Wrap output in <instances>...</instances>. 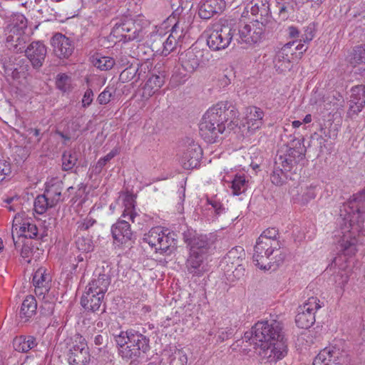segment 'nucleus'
Segmentation results:
<instances>
[{
  "mask_svg": "<svg viewBox=\"0 0 365 365\" xmlns=\"http://www.w3.org/2000/svg\"><path fill=\"white\" fill-rule=\"evenodd\" d=\"M345 211L348 213L350 226L360 228L364 222L365 215V189L354 194L346 204L344 205Z\"/></svg>",
  "mask_w": 365,
  "mask_h": 365,
  "instance_id": "obj_6",
  "label": "nucleus"
},
{
  "mask_svg": "<svg viewBox=\"0 0 365 365\" xmlns=\"http://www.w3.org/2000/svg\"><path fill=\"white\" fill-rule=\"evenodd\" d=\"M315 187H308L302 195V200L304 203H307L310 200L315 198Z\"/></svg>",
  "mask_w": 365,
  "mask_h": 365,
  "instance_id": "obj_61",
  "label": "nucleus"
},
{
  "mask_svg": "<svg viewBox=\"0 0 365 365\" xmlns=\"http://www.w3.org/2000/svg\"><path fill=\"white\" fill-rule=\"evenodd\" d=\"M29 136L27 144H32L31 147L36 145L41 140L40 130L36 128H29L26 130Z\"/></svg>",
  "mask_w": 365,
  "mask_h": 365,
  "instance_id": "obj_53",
  "label": "nucleus"
},
{
  "mask_svg": "<svg viewBox=\"0 0 365 365\" xmlns=\"http://www.w3.org/2000/svg\"><path fill=\"white\" fill-rule=\"evenodd\" d=\"M184 241L190 247V250L200 252L207 255L215 241V235H192L190 232L183 234Z\"/></svg>",
  "mask_w": 365,
  "mask_h": 365,
  "instance_id": "obj_13",
  "label": "nucleus"
},
{
  "mask_svg": "<svg viewBox=\"0 0 365 365\" xmlns=\"http://www.w3.org/2000/svg\"><path fill=\"white\" fill-rule=\"evenodd\" d=\"M279 14L282 19L285 20L289 17V14L294 11L293 0H284L277 1V5Z\"/></svg>",
  "mask_w": 365,
  "mask_h": 365,
  "instance_id": "obj_47",
  "label": "nucleus"
},
{
  "mask_svg": "<svg viewBox=\"0 0 365 365\" xmlns=\"http://www.w3.org/2000/svg\"><path fill=\"white\" fill-rule=\"evenodd\" d=\"M96 223V220L92 218H86L83 221L78 222V230L80 231H86L88 230L91 227H92Z\"/></svg>",
  "mask_w": 365,
  "mask_h": 365,
  "instance_id": "obj_57",
  "label": "nucleus"
},
{
  "mask_svg": "<svg viewBox=\"0 0 365 365\" xmlns=\"http://www.w3.org/2000/svg\"><path fill=\"white\" fill-rule=\"evenodd\" d=\"M63 183L61 180L53 179L46 183L44 193L50 201V207H55L58 202L63 201L66 192L62 194Z\"/></svg>",
  "mask_w": 365,
  "mask_h": 365,
  "instance_id": "obj_21",
  "label": "nucleus"
},
{
  "mask_svg": "<svg viewBox=\"0 0 365 365\" xmlns=\"http://www.w3.org/2000/svg\"><path fill=\"white\" fill-rule=\"evenodd\" d=\"M26 219H24L22 216L18 213L15 215L14 220H13V225H12V238L14 237V233L16 232V235L19 234V226H22L23 222L26 220Z\"/></svg>",
  "mask_w": 365,
  "mask_h": 365,
  "instance_id": "obj_55",
  "label": "nucleus"
},
{
  "mask_svg": "<svg viewBox=\"0 0 365 365\" xmlns=\"http://www.w3.org/2000/svg\"><path fill=\"white\" fill-rule=\"evenodd\" d=\"M123 204L125 209L122 217L125 219L128 218L132 222H134L137 214L134 212L135 200L133 195L131 194H126L123 199Z\"/></svg>",
  "mask_w": 365,
  "mask_h": 365,
  "instance_id": "obj_41",
  "label": "nucleus"
},
{
  "mask_svg": "<svg viewBox=\"0 0 365 365\" xmlns=\"http://www.w3.org/2000/svg\"><path fill=\"white\" fill-rule=\"evenodd\" d=\"M279 247L273 245L267 240L265 241L257 239L254 248L253 261L255 265L262 269H275L284 259V255L280 253L279 256L271 257L274 251H278Z\"/></svg>",
  "mask_w": 365,
  "mask_h": 365,
  "instance_id": "obj_3",
  "label": "nucleus"
},
{
  "mask_svg": "<svg viewBox=\"0 0 365 365\" xmlns=\"http://www.w3.org/2000/svg\"><path fill=\"white\" fill-rule=\"evenodd\" d=\"M50 207V201L46 194L38 195L34 200V210L36 213L42 215Z\"/></svg>",
  "mask_w": 365,
  "mask_h": 365,
  "instance_id": "obj_45",
  "label": "nucleus"
},
{
  "mask_svg": "<svg viewBox=\"0 0 365 365\" xmlns=\"http://www.w3.org/2000/svg\"><path fill=\"white\" fill-rule=\"evenodd\" d=\"M107 339L102 335H96L94 338V343L96 346H102V349L106 346Z\"/></svg>",
  "mask_w": 365,
  "mask_h": 365,
  "instance_id": "obj_64",
  "label": "nucleus"
},
{
  "mask_svg": "<svg viewBox=\"0 0 365 365\" xmlns=\"http://www.w3.org/2000/svg\"><path fill=\"white\" fill-rule=\"evenodd\" d=\"M236 110V107L232 102L222 101L210 107L205 114H231Z\"/></svg>",
  "mask_w": 365,
  "mask_h": 365,
  "instance_id": "obj_37",
  "label": "nucleus"
},
{
  "mask_svg": "<svg viewBox=\"0 0 365 365\" xmlns=\"http://www.w3.org/2000/svg\"><path fill=\"white\" fill-rule=\"evenodd\" d=\"M221 115H203L200 124V134L202 138L209 143L217 141L220 134L226 128L224 120L220 118Z\"/></svg>",
  "mask_w": 365,
  "mask_h": 365,
  "instance_id": "obj_7",
  "label": "nucleus"
},
{
  "mask_svg": "<svg viewBox=\"0 0 365 365\" xmlns=\"http://www.w3.org/2000/svg\"><path fill=\"white\" fill-rule=\"evenodd\" d=\"M46 53V47L40 41L31 43L25 51L26 57L35 68H39L43 65Z\"/></svg>",
  "mask_w": 365,
  "mask_h": 365,
  "instance_id": "obj_19",
  "label": "nucleus"
},
{
  "mask_svg": "<svg viewBox=\"0 0 365 365\" xmlns=\"http://www.w3.org/2000/svg\"><path fill=\"white\" fill-rule=\"evenodd\" d=\"M12 344L15 351L27 353L37 346L38 341L33 336L21 335L13 339Z\"/></svg>",
  "mask_w": 365,
  "mask_h": 365,
  "instance_id": "obj_34",
  "label": "nucleus"
},
{
  "mask_svg": "<svg viewBox=\"0 0 365 365\" xmlns=\"http://www.w3.org/2000/svg\"><path fill=\"white\" fill-rule=\"evenodd\" d=\"M293 49L296 58H301L303 53L307 51V47H305L304 43L299 42Z\"/></svg>",
  "mask_w": 365,
  "mask_h": 365,
  "instance_id": "obj_63",
  "label": "nucleus"
},
{
  "mask_svg": "<svg viewBox=\"0 0 365 365\" xmlns=\"http://www.w3.org/2000/svg\"><path fill=\"white\" fill-rule=\"evenodd\" d=\"M165 76L163 73L152 74L143 87V96L149 98L157 93L165 83Z\"/></svg>",
  "mask_w": 365,
  "mask_h": 365,
  "instance_id": "obj_30",
  "label": "nucleus"
},
{
  "mask_svg": "<svg viewBox=\"0 0 365 365\" xmlns=\"http://www.w3.org/2000/svg\"><path fill=\"white\" fill-rule=\"evenodd\" d=\"M36 309L37 302L35 297L31 295L27 296L21 304L19 316L26 321L36 314Z\"/></svg>",
  "mask_w": 365,
  "mask_h": 365,
  "instance_id": "obj_36",
  "label": "nucleus"
},
{
  "mask_svg": "<svg viewBox=\"0 0 365 365\" xmlns=\"http://www.w3.org/2000/svg\"><path fill=\"white\" fill-rule=\"evenodd\" d=\"M118 153V150L117 149H113L106 156L99 159V160L96 163V170H97L98 172H101V170L106 165V163L108 161H110L112 158H113Z\"/></svg>",
  "mask_w": 365,
  "mask_h": 365,
  "instance_id": "obj_54",
  "label": "nucleus"
},
{
  "mask_svg": "<svg viewBox=\"0 0 365 365\" xmlns=\"http://www.w3.org/2000/svg\"><path fill=\"white\" fill-rule=\"evenodd\" d=\"M279 232L274 227H271L265 230L258 237L259 239L265 241L266 240L272 243L273 245L281 247L280 242L278 240Z\"/></svg>",
  "mask_w": 365,
  "mask_h": 365,
  "instance_id": "obj_44",
  "label": "nucleus"
},
{
  "mask_svg": "<svg viewBox=\"0 0 365 365\" xmlns=\"http://www.w3.org/2000/svg\"><path fill=\"white\" fill-rule=\"evenodd\" d=\"M314 36V27L312 26H309L304 29V32L302 36V39L300 40V41H302L304 43L309 42L313 39Z\"/></svg>",
  "mask_w": 365,
  "mask_h": 365,
  "instance_id": "obj_56",
  "label": "nucleus"
},
{
  "mask_svg": "<svg viewBox=\"0 0 365 365\" xmlns=\"http://www.w3.org/2000/svg\"><path fill=\"white\" fill-rule=\"evenodd\" d=\"M187 362V355L182 350H175L170 356V365H186Z\"/></svg>",
  "mask_w": 365,
  "mask_h": 365,
  "instance_id": "obj_49",
  "label": "nucleus"
},
{
  "mask_svg": "<svg viewBox=\"0 0 365 365\" xmlns=\"http://www.w3.org/2000/svg\"><path fill=\"white\" fill-rule=\"evenodd\" d=\"M282 323L270 319L257 322L252 327L250 336L245 333V338L259 348V354L269 362L282 359L287 354V344L284 340Z\"/></svg>",
  "mask_w": 365,
  "mask_h": 365,
  "instance_id": "obj_1",
  "label": "nucleus"
},
{
  "mask_svg": "<svg viewBox=\"0 0 365 365\" xmlns=\"http://www.w3.org/2000/svg\"><path fill=\"white\" fill-rule=\"evenodd\" d=\"M92 63L101 71H108L113 67L115 61L110 56H104L97 53L92 56Z\"/></svg>",
  "mask_w": 365,
  "mask_h": 365,
  "instance_id": "obj_39",
  "label": "nucleus"
},
{
  "mask_svg": "<svg viewBox=\"0 0 365 365\" xmlns=\"http://www.w3.org/2000/svg\"><path fill=\"white\" fill-rule=\"evenodd\" d=\"M160 227L151 228L144 235L143 241L148 243L156 252L170 255L176 249L177 241L173 232L165 233Z\"/></svg>",
  "mask_w": 365,
  "mask_h": 365,
  "instance_id": "obj_4",
  "label": "nucleus"
},
{
  "mask_svg": "<svg viewBox=\"0 0 365 365\" xmlns=\"http://www.w3.org/2000/svg\"><path fill=\"white\" fill-rule=\"evenodd\" d=\"M78 160V153L74 150L66 151L62 155V168L63 170H71Z\"/></svg>",
  "mask_w": 365,
  "mask_h": 365,
  "instance_id": "obj_43",
  "label": "nucleus"
},
{
  "mask_svg": "<svg viewBox=\"0 0 365 365\" xmlns=\"http://www.w3.org/2000/svg\"><path fill=\"white\" fill-rule=\"evenodd\" d=\"M104 296L96 294L88 289H86L84 294L81 299V306L86 310L96 312L101 310L102 305V312L105 311V305L103 304Z\"/></svg>",
  "mask_w": 365,
  "mask_h": 365,
  "instance_id": "obj_26",
  "label": "nucleus"
},
{
  "mask_svg": "<svg viewBox=\"0 0 365 365\" xmlns=\"http://www.w3.org/2000/svg\"><path fill=\"white\" fill-rule=\"evenodd\" d=\"M110 283V278L106 274H98L95 275L91 282L86 287V289L92 291L96 294L105 296L108 287Z\"/></svg>",
  "mask_w": 365,
  "mask_h": 365,
  "instance_id": "obj_32",
  "label": "nucleus"
},
{
  "mask_svg": "<svg viewBox=\"0 0 365 365\" xmlns=\"http://www.w3.org/2000/svg\"><path fill=\"white\" fill-rule=\"evenodd\" d=\"M348 114H357L365 106V86L359 85L351 90Z\"/></svg>",
  "mask_w": 365,
  "mask_h": 365,
  "instance_id": "obj_23",
  "label": "nucleus"
},
{
  "mask_svg": "<svg viewBox=\"0 0 365 365\" xmlns=\"http://www.w3.org/2000/svg\"><path fill=\"white\" fill-rule=\"evenodd\" d=\"M40 308L44 314H51L54 309V303L48 300H44Z\"/></svg>",
  "mask_w": 365,
  "mask_h": 365,
  "instance_id": "obj_60",
  "label": "nucleus"
},
{
  "mask_svg": "<svg viewBox=\"0 0 365 365\" xmlns=\"http://www.w3.org/2000/svg\"><path fill=\"white\" fill-rule=\"evenodd\" d=\"M349 63L359 74L365 73V45L355 46L350 55Z\"/></svg>",
  "mask_w": 365,
  "mask_h": 365,
  "instance_id": "obj_31",
  "label": "nucleus"
},
{
  "mask_svg": "<svg viewBox=\"0 0 365 365\" xmlns=\"http://www.w3.org/2000/svg\"><path fill=\"white\" fill-rule=\"evenodd\" d=\"M56 88L63 93H69L72 91V79L66 73H59L56 79Z\"/></svg>",
  "mask_w": 365,
  "mask_h": 365,
  "instance_id": "obj_42",
  "label": "nucleus"
},
{
  "mask_svg": "<svg viewBox=\"0 0 365 365\" xmlns=\"http://www.w3.org/2000/svg\"><path fill=\"white\" fill-rule=\"evenodd\" d=\"M322 351L329 352L326 360V363H327L328 365L341 364L345 361L344 354L339 349L335 347H326Z\"/></svg>",
  "mask_w": 365,
  "mask_h": 365,
  "instance_id": "obj_40",
  "label": "nucleus"
},
{
  "mask_svg": "<svg viewBox=\"0 0 365 365\" xmlns=\"http://www.w3.org/2000/svg\"><path fill=\"white\" fill-rule=\"evenodd\" d=\"M10 165L5 160H0V180L10 173Z\"/></svg>",
  "mask_w": 365,
  "mask_h": 365,
  "instance_id": "obj_62",
  "label": "nucleus"
},
{
  "mask_svg": "<svg viewBox=\"0 0 365 365\" xmlns=\"http://www.w3.org/2000/svg\"><path fill=\"white\" fill-rule=\"evenodd\" d=\"M77 249L82 252H89L93 250V245L89 237H78L76 241Z\"/></svg>",
  "mask_w": 365,
  "mask_h": 365,
  "instance_id": "obj_48",
  "label": "nucleus"
},
{
  "mask_svg": "<svg viewBox=\"0 0 365 365\" xmlns=\"http://www.w3.org/2000/svg\"><path fill=\"white\" fill-rule=\"evenodd\" d=\"M328 353L329 352H327V351H321L318 354V355L314 358L313 365H328V364L326 363Z\"/></svg>",
  "mask_w": 365,
  "mask_h": 365,
  "instance_id": "obj_59",
  "label": "nucleus"
},
{
  "mask_svg": "<svg viewBox=\"0 0 365 365\" xmlns=\"http://www.w3.org/2000/svg\"><path fill=\"white\" fill-rule=\"evenodd\" d=\"M225 7V0H206L201 3L198 15L202 19H210L215 14L221 13Z\"/></svg>",
  "mask_w": 365,
  "mask_h": 365,
  "instance_id": "obj_24",
  "label": "nucleus"
},
{
  "mask_svg": "<svg viewBox=\"0 0 365 365\" xmlns=\"http://www.w3.org/2000/svg\"><path fill=\"white\" fill-rule=\"evenodd\" d=\"M111 232L114 241L121 245L130 241L133 235L130 223L125 219H120L113 225Z\"/></svg>",
  "mask_w": 365,
  "mask_h": 365,
  "instance_id": "obj_20",
  "label": "nucleus"
},
{
  "mask_svg": "<svg viewBox=\"0 0 365 365\" xmlns=\"http://www.w3.org/2000/svg\"><path fill=\"white\" fill-rule=\"evenodd\" d=\"M207 255L197 252L195 250H190V255L185 264L187 271L194 275H200L205 272L203 263Z\"/></svg>",
  "mask_w": 365,
  "mask_h": 365,
  "instance_id": "obj_28",
  "label": "nucleus"
},
{
  "mask_svg": "<svg viewBox=\"0 0 365 365\" xmlns=\"http://www.w3.org/2000/svg\"><path fill=\"white\" fill-rule=\"evenodd\" d=\"M294 43L295 41L289 42L276 53L273 63L278 72L283 73L291 68L294 55L292 48Z\"/></svg>",
  "mask_w": 365,
  "mask_h": 365,
  "instance_id": "obj_14",
  "label": "nucleus"
},
{
  "mask_svg": "<svg viewBox=\"0 0 365 365\" xmlns=\"http://www.w3.org/2000/svg\"><path fill=\"white\" fill-rule=\"evenodd\" d=\"M207 44L213 51L227 48L233 38V31L229 26L216 25L207 30Z\"/></svg>",
  "mask_w": 365,
  "mask_h": 365,
  "instance_id": "obj_8",
  "label": "nucleus"
},
{
  "mask_svg": "<svg viewBox=\"0 0 365 365\" xmlns=\"http://www.w3.org/2000/svg\"><path fill=\"white\" fill-rule=\"evenodd\" d=\"M68 361L70 365H88L91 354L86 339L80 334L71 337Z\"/></svg>",
  "mask_w": 365,
  "mask_h": 365,
  "instance_id": "obj_5",
  "label": "nucleus"
},
{
  "mask_svg": "<svg viewBox=\"0 0 365 365\" xmlns=\"http://www.w3.org/2000/svg\"><path fill=\"white\" fill-rule=\"evenodd\" d=\"M321 307L317 297H309L307 302L300 306L295 317L297 326L301 329L309 328L315 322V312Z\"/></svg>",
  "mask_w": 365,
  "mask_h": 365,
  "instance_id": "obj_11",
  "label": "nucleus"
},
{
  "mask_svg": "<svg viewBox=\"0 0 365 365\" xmlns=\"http://www.w3.org/2000/svg\"><path fill=\"white\" fill-rule=\"evenodd\" d=\"M130 334H131V330L121 331L118 335L115 336L116 344L119 346V354L120 355L123 347L128 346L130 344Z\"/></svg>",
  "mask_w": 365,
  "mask_h": 365,
  "instance_id": "obj_50",
  "label": "nucleus"
},
{
  "mask_svg": "<svg viewBox=\"0 0 365 365\" xmlns=\"http://www.w3.org/2000/svg\"><path fill=\"white\" fill-rule=\"evenodd\" d=\"M203 51L197 47H190L180 57L183 68L190 73L194 72L202 62Z\"/></svg>",
  "mask_w": 365,
  "mask_h": 365,
  "instance_id": "obj_17",
  "label": "nucleus"
},
{
  "mask_svg": "<svg viewBox=\"0 0 365 365\" xmlns=\"http://www.w3.org/2000/svg\"><path fill=\"white\" fill-rule=\"evenodd\" d=\"M20 242V246L16 248L18 249L21 247V255L23 258H29L33 252V246L31 241L21 240Z\"/></svg>",
  "mask_w": 365,
  "mask_h": 365,
  "instance_id": "obj_51",
  "label": "nucleus"
},
{
  "mask_svg": "<svg viewBox=\"0 0 365 365\" xmlns=\"http://www.w3.org/2000/svg\"><path fill=\"white\" fill-rule=\"evenodd\" d=\"M136 29V19L126 20L120 24H117L112 31V34L117 38H120V40L124 41H135L136 38H131L133 36H136V32L134 31Z\"/></svg>",
  "mask_w": 365,
  "mask_h": 365,
  "instance_id": "obj_25",
  "label": "nucleus"
},
{
  "mask_svg": "<svg viewBox=\"0 0 365 365\" xmlns=\"http://www.w3.org/2000/svg\"><path fill=\"white\" fill-rule=\"evenodd\" d=\"M250 12L253 16H259L260 22L268 24L271 18L269 0H252Z\"/></svg>",
  "mask_w": 365,
  "mask_h": 365,
  "instance_id": "obj_29",
  "label": "nucleus"
},
{
  "mask_svg": "<svg viewBox=\"0 0 365 365\" xmlns=\"http://www.w3.org/2000/svg\"><path fill=\"white\" fill-rule=\"evenodd\" d=\"M114 92L115 90L113 88L109 86L106 87L104 91L99 94L97 101L101 105L107 104L110 102Z\"/></svg>",
  "mask_w": 365,
  "mask_h": 365,
  "instance_id": "obj_52",
  "label": "nucleus"
},
{
  "mask_svg": "<svg viewBox=\"0 0 365 365\" xmlns=\"http://www.w3.org/2000/svg\"><path fill=\"white\" fill-rule=\"evenodd\" d=\"M339 252L345 256H351L357 252V240L353 237L350 232L339 236L337 247Z\"/></svg>",
  "mask_w": 365,
  "mask_h": 365,
  "instance_id": "obj_27",
  "label": "nucleus"
},
{
  "mask_svg": "<svg viewBox=\"0 0 365 365\" xmlns=\"http://www.w3.org/2000/svg\"><path fill=\"white\" fill-rule=\"evenodd\" d=\"M135 29L134 33L136 32V36H133L132 38H136V41L143 42L144 44H152L161 37L159 29L142 17L136 19V29Z\"/></svg>",
  "mask_w": 365,
  "mask_h": 365,
  "instance_id": "obj_12",
  "label": "nucleus"
},
{
  "mask_svg": "<svg viewBox=\"0 0 365 365\" xmlns=\"http://www.w3.org/2000/svg\"><path fill=\"white\" fill-rule=\"evenodd\" d=\"M202 150L200 146L193 140L189 143L180 158V163L184 169L191 170L197 168L202 158Z\"/></svg>",
  "mask_w": 365,
  "mask_h": 365,
  "instance_id": "obj_15",
  "label": "nucleus"
},
{
  "mask_svg": "<svg viewBox=\"0 0 365 365\" xmlns=\"http://www.w3.org/2000/svg\"><path fill=\"white\" fill-rule=\"evenodd\" d=\"M19 234L17 238L13 237L15 247L20 246L21 240H29L28 238L32 239L37 236L38 228L36 225L31 222V220H26L23 222L22 226H19Z\"/></svg>",
  "mask_w": 365,
  "mask_h": 365,
  "instance_id": "obj_33",
  "label": "nucleus"
},
{
  "mask_svg": "<svg viewBox=\"0 0 365 365\" xmlns=\"http://www.w3.org/2000/svg\"><path fill=\"white\" fill-rule=\"evenodd\" d=\"M93 92L91 88L87 89L82 98V106L83 107L89 106L93 101Z\"/></svg>",
  "mask_w": 365,
  "mask_h": 365,
  "instance_id": "obj_58",
  "label": "nucleus"
},
{
  "mask_svg": "<svg viewBox=\"0 0 365 365\" xmlns=\"http://www.w3.org/2000/svg\"><path fill=\"white\" fill-rule=\"evenodd\" d=\"M266 24L259 19L249 23L241 22L238 28L239 41L249 45L259 42Z\"/></svg>",
  "mask_w": 365,
  "mask_h": 365,
  "instance_id": "obj_10",
  "label": "nucleus"
},
{
  "mask_svg": "<svg viewBox=\"0 0 365 365\" xmlns=\"http://www.w3.org/2000/svg\"><path fill=\"white\" fill-rule=\"evenodd\" d=\"M33 284H39L41 287L44 289H50L51 277L46 272V269L43 267L38 268L33 276Z\"/></svg>",
  "mask_w": 365,
  "mask_h": 365,
  "instance_id": "obj_38",
  "label": "nucleus"
},
{
  "mask_svg": "<svg viewBox=\"0 0 365 365\" xmlns=\"http://www.w3.org/2000/svg\"><path fill=\"white\" fill-rule=\"evenodd\" d=\"M150 350V340L138 331L131 330L130 334V344L123 347L121 356L125 359L140 357Z\"/></svg>",
  "mask_w": 365,
  "mask_h": 365,
  "instance_id": "obj_9",
  "label": "nucleus"
},
{
  "mask_svg": "<svg viewBox=\"0 0 365 365\" xmlns=\"http://www.w3.org/2000/svg\"><path fill=\"white\" fill-rule=\"evenodd\" d=\"M247 183L245 176L236 175L232 181V194L239 195L243 193L247 190Z\"/></svg>",
  "mask_w": 365,
  "mask_h": 365,
  "instance_id": "obj_46",
  "label": "nucleus"
},
{
  "mask_svg": "<svg viewBox=\"0 0 365 365\" xmlns=\"http://www.w3.org/2000/svg\"><path fill=\"white\" fill-rule=\"evenodd\" d=\"M245 258V252L243 247L236 246L227 252L222 262V264H226L227 267V272H231L234 273L235 271L240 272L245 270L242 267Z\"/></svg>",
  "mask_w": 365,
  "mask_h": 365,
  "instance_id": "obj_16",
  "label": "nucleus"
},
{
  "mask_svg": "<svg viewBox=\"0 0 365 365\" xmlns=\"http://www.w3.org/2000/svg\"><path fill=\"white\" fill-rule=\"evenodd\" d=\"M303 141V138L294 139L291 142L290 146L284 145L277 151L270 176L274 185L282 186L289 179H292L293 174L297 173L298 164L304 160L306 154Z\"/></svg>",
  "mask_w": 365,
  "mask_h": 365,
  "instance_id": "obj_2",
  "label": "nucleus"
},
{
  "mask_svg": "<svg viewBox=\"0 0 365 365\" xmlns=\"http://www.w3.org/2000/svg\"><path fill=\"white\" fill-rule=\"evenodd\" d=\"M51 45L55 54L60 58H68L74 48L72 41L61 34H56L52 37Z\"/></svg>",
  "mask_w": 365,
  "mask_h": 365,
  "instance_id": "obj_18",
  "label": "nucleus"
},
{
  "mask_svg": "<svg viewBox=\"0 0 365 365\" xmlns=\"http://www.w3.org/2000/svg\"><path fill=\"white\" fill-rule=\"evenodd\" d=\"M26 28L27 19L26 17L21 14H14L8 26L9 34L6 38L7 41H14L15 38L16 41L19 40Z\"/></svg>",
  "mask_w": 365,
  "mask_h": 365,
  "instance_id": "obj_22",
  "label": "nucleus"
},
{
  "mask_svg": "<svg viewBox=\"0 0 365 365\" xmlns=\"http://www.w3.org/2000/svg\"><path fill=\"white\" fill-rule=\"evenodd\" d=\"M178 26L175 24L171 29L170 34L167 37L165 41H163V48L162 51V53L164 56H168L171 51H173L178 43V38L180 37V35L178 34L177 31ZM160 36L158 40L162 41V34H160Z\"/></svg>",
  "mask_w": 365,
  "mask_h": 365,
  "instance_id": "obj_35",
  "label": "nucleus"
}]
</instances>
